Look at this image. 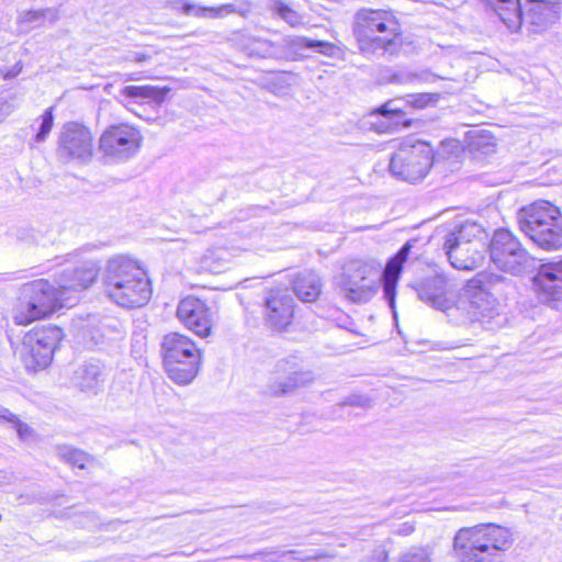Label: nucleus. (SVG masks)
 <instances>
[{"label":"nucleus","mask_w":562,"mask_h":562,"mask_svg":"<svg viewBox=\"0 0 562 562\" xmlns=\"http://www.w3.org/2000/svg\"><path fill=\"white\" fill-rule=\"evenodd\" d=\"M293 292L302 302H315L322 293L321 277L314 271L299 272L292 280Z\"/></svg>","instance_id":"nucleus-25"},{"label":"nucleus","mask_w":562,"mask_h":562,"mask_svg":"<svg viewBox=\"0 0 562 562\" xmlns=\"http://www.w3.org/2000/svg\"><path fill=\"white\" fill-rule=\"evenodd\" d=\"M415 240L406 241L401 249L392 257L382 273L384 296L393 306L395 302L396 284L403 270V265L408 260V255L414 247Z\"/></svg>","instance_id":"nucleus-17"},{"label":"nucleus","mask_w":562,"mask_h":562,"mask_svg":"<svg viewBox=\"0 0 562 562\" xmlns=\"http://www.w3.org/2000/svg\"><path fill=\"white\" fill-rule=\"evenodd\" d=\"M395 562H432V551L428 547H413L402 552Z\"/></svg>","instance_id":"nucleus-33"},{"label":"nucleus","mask_w":562,"mask_h":562,"mask_svg":"<svg viewBox=\"0 0 562 562\" xmlns=\"http://www.w3.org/2000/svg\"><path fill=\"white\" fill-rule=\"evenodd\" d=\"M379 112L390 121L387 128L396 131L400 127H407L411 125L408 120H404V113L401 109L394 106V102H387L381 106Z\"/></svg>","instance_id":"nucleus-31"},{"label":"nucleus","mask_w":562,"mask_h":562,"mask_svg":"<svg viewBox=\"0 0 562 562\" xmlns=\"http://www.w3.org/2000/svg\"><path fill=\"white\" fill-rule=\"evenodd\" d=\"M98 269L93 263L64 272L58 284L64 297L68 292H79L88 289L97 279Z\"/></svg>","instance_id":"nucleus-21"},{"label":"nucleus","mask_w":562,"mask_h":562,"mask_svg":"<svg viewBox=\"0 0 562 562\" xmlns=\"http://www.w3.org/2000/svg\"><path fill=\"white\" fill-rule=\"evenodd\" d=\"M530 4L539 3V4H551V5H560L562 0H527Z\"/></svg>","instance_id":"nucleus-48"},{"label":"nucleus","mask_w":562,"mask_h":562,"mask_svg":"<svg viewBox=\"0 0 562 562\" xmlns=\"http://www.w3.org/2000/svg\"><path fill=\"white\" fill-rule=\"evenodd\" d=\"M148 60V56L144 53H136L134 56V61L136 63H144Z\"/></svg>","instance_id":"nucleus-49"},{"label":"nucleus","mask_w":562,"mask_h":562,"mask_svg":"<svg viewBox=\"0 0 562 562\" xmlns=\"http://www.w3.org/2000/svg\"><path fill=\"white\" fill-rule=\"evenodd\" d=\"M520 229L539 248L547 251L562 247V214L548 201H537L524 210Z\"/></svg>","instance_id":"nucleus-6"},{"label":"nucleus","mask_w":562,"mask_h":562,"mask_svg":"<svg viewBox=\"0 0 562 562\" xmlns=\"http://www.w3.org/2000/svg\"><path fill=\"white\" fill-rule=\"evenodd\" d=\"M0 420H5V422H9V423H13L15 424V422L18 420V417L11 413L9 409H0Z\"/></svg>","instance_id":"nucleus-46"},{"label":"nucleus","mask_w":562,"mask_h":562,"mask_svg":"<svg viewBox=\"0 0 562 562\" xmlns=\"http://www.w3.org/2000/svg\"><path fill=\"white\" fill-rule=\"evenodd\" d=\"M161 351L168 376L180 385L191 383L199 372L202 358L194 341L182 334L169 333L162 339Z\"/></svg>","instance_id":"nucleus-7"},{"label":"nucleus","mask_w":562,"mask_h":562,"mask_svg":"<svg viewBox=\"0 0 562 562\" xmlns=\"http://www.w3.org/2000/svg\"><path fill=\"white\" fill-rule=\"evenodd\" d=\"M57 339L58 330L55 328L35 330L25 335L20 351L25 367L31 370L46 368L53 359Z\"/></svg>","instance_id":"nucleus-13"},{"label":"nucleus","mask_w":562,"mask_h":562,"mask_svg":"<svg viewBox=\"0 0 562 562\" xmlns=\"http://www.w3.org/2000/svg\"><path fill=\"white\" fill-rule=\"evenodd\" d=\"M103 284L109 299L123 307H140L151 296L146 271L138 262L124 256H116L108 261Z\"/></svg>","instance_id":"nucleus-2"},{"label":"nucleus","mask_w":562,"mask_h":562,"mask_svg":"<svg viewBox=\"0 0 562 562\" xmlns=\"http://www.w3.org/2000/svg\"><path fill=\"white\" fill-rule=\"evenodd\" d=\"M273 10L283 21H285L292 27H297L303 24L302 14L282 1H276L273 4Z\"/></svg>","instance_id":"nucleus-34"},{"label":"nucleus","mask_w":562,"mask_h":562,"mask_svg":"<svg viewBox=\"0 0 562 562\" xmlns=\"http://www.w3.org/2000/svg\"><path fill=\"white\" fill-rule=\"evenodd\" d=\"M16 99L15 94L0 98V123L18 108Z\"/></svg>","instance_id":"nucleus-38"},{"label":"nucleus","mask_w":562,"mask_h":562,"mask_svg":"<svg viewBox=\"0 0 562 562\" xmlns=\"http://www.w3.org/2000/svg\"><path fill=\"white\" fill-rule=\"evenodd\" d=\"M490 257L494 266L512 274L520 273L529 259L527 250L520 241L507 229H497L493 234L490 246Z\"/></svg>","instance_id":"nucleus-10"},{"label":"nucleus","mask_w":562,"mask_h":562,"mask_svg":"<svg viewBox=\"0 0 562 562\" xmlns=\"http://www.w3.org/2000/svg\"><path fill=\"white\" fill-rule=\"evenodd\" d=\"M293 44L297 47L311 48L325 55H329L334 49V45L328 42L315 41L305 36H297Z\"/></svg>","instance_id":"nucleus-36"},{"label":"nucleus","mask_w":562,"mask_h":562,"mask_svg":"<svg viewBox=\"0 0 562 562\" xmlns=\"http://www.w3.org/2000/svg\"><path fill=\"white\" fill-rule=\"evenodd\" d=\"M169 91L170 88L168 87H157L151 85L126 86L121 90V95L136 100L139 103H154L159 106L165 102Z\"/></svg>","instance_id":"nucleus-26"},{"label":"nucleus","mask_w":562,"mask_h":562,"mask_svg":"<svg viewBox=\"0 0 562 562\" xmlns=\"http://www.w3.org/2000/svg\"><path fill=\"white\" fill-rule=\"evenodd\" d=\"M179 321L195 335L207 337L212 333L213 317L207 305L198 297L187 296L177 308Z\"/></svg>","instance_id":"nucleus-14"},{"label":"nucleus","mask_w":562,"mask_h":562,"mask_svg":"<svg viewBox=\"0 0 562 562\" xmlns=\"http://www.w3.org/2000/svg\"><path fill=\"white\" fill-rule=\"evenodd\" d=\"M314 380L311 371L294 372L286 376L283 381L276 382L271 385V392L276 395H282L293 392L295 389L305 386Z\"/></svg>","instance_id":"nucleus-30"},{"label":"nucleus","mask_w":562,"mask_h":562,"mask_svg":"<svg viewBox=\"0 0 562 562\" xmlns=\"http://www.w3.org/2000/svg\"><path fill=\"white\" fill-rule=\"evenodd\" d=\"M58 454L66 462L83 469L89 462L90 457L82 450L72 448L70 446H63L58 448Z\"/></svg>","instance_id":"nucleus-32"},{"label":"nucleus","mask_w":562,"mask_h":562,"mask_svg":"<svg viewBox=\"0 0 562 562\" xmlns=\"http://www.w3.org/2000/svg\"><path fill=\"white\" fill-rule=\"evenodd\" d=\"M533 281L547 300H559L562 295V259L541 263Z\"/></svg>","instance_id":"nucleus-18"},{"label":"nucleus","mask_w":562,"mask_h":562,"mask_svg":"<svg viewBox=\"0 0 562 562\" xmlns=\"http://www.w3.org/2000/svg\"><path fill=\"white\" fill-rule=\"evenodd\" d=\"M143 136L140 131L130 124L120 123L109 126L99 139V149L108 159L116 162L126 161L140 149Z\"/></svg>","instance_id":"nucleus-9"},{"label":"nucleus","mask_w":562,"mask_h":562,"mask_svg":"<svg viewBox=\"0 0 562 562\" xmlns=\"http://www.w3.org/2000/svg\"><path fill=\"white\" fill-rule=\"evenodd\" d=\"M559 10L560 5L530 4L526 14L522 15V24H529L533 32H540L558 19Z\"/></svg>","instance_id":"nucleus-27"},{"label":"nucleus","mask_w":562,"mask_h":562,"mask_svg":"<svg viewBox=\"0 0 562 562\" xmlns=\"http://www.w3.org/2000/svg\"><path fill=\"white\" fill-rule=\"evenodd\" d=\"M56 153L63 162H88L93 153L91 132L81 124L66 123L59 133Z\"/></svg>","instance_id":"nucleus-12"},{"label":"nucleus","mask_w":562,"mask_h":562,"mask_svg":"<svg viewBox=\"0 0 562 562\" xmlns=\"http://www.w3.org/2000/svg\"><path fill=\"white\" fill-rule=\"evenodd\" d=\"M67 301L68 297H64L60 289L47 280H34L22 285L12 317L16 325H29L67 305Z\"/></svg>","instance_id":"nucleus-5"},{"label":"nucleus","mask_w":562,"mask_h":562,"mask_svg":"<svg viewBox=\"0 0 562 562\" xmlns=\"http://www.w3.org/2000/svg\"><path fill=\"white\" fill-rule=\"evenodd\" d=\"M72 381L81 391L97 393L105 381L104 367L99 362L82 364L75 371Z\"/></svg>","instance_id":"nucleus-22"},{"label":"nucleus","mask_w":562,"mask_h":562,"mask_svg":"<svg viewBox=\"0 0 562 562\" xmlns=\"http://www.w3.org/2000/svg\"><path fill=\"white\" fill-rule=\"evenodd\" d=\"M375 272L373 263L361 260L348 262L337 281L339 292L350 302H368L375 292V285L370 280Z\"/></svg>","instance_id":"nucleus-11"},{"label":"nucleus","mask_w":562,"mask_h":562,"mask_svg":"<svg viewBox=\"0 0 562 562\" xmlns=\"http://www.w3.org/2000/svg\"><path fill=\"white\" fill-rule=\"evenodd\" d=\"M214 254H211L210 256L205 257V265L214 272H220L221 269L225 268V263L221 262L217 265H212L210 261L212 260Z\"/></svg>","instance_id":"nucleus-47"},{"label":"nucleus","mask_w":562,"mask_h":562,"mask_svg":"<svg viewBox=\"0 0 562 562\" xmlns=\"http://www.w3.org/2000/svg\"><path fill=\"white\" fill-rule=\"evenodd\" d=\"M434 159L431 146L426 142H404L390 160L391 173L411 183L425 178Z\"/></svg>","instance_id":"nucleus-8"},{"label":"nucleus","mask_w":562,"mask_h":562,"mask_svg":"<svg viewBox=\"0 0 562 562\" xmlns=\"http://www.w3.org/2000/svg\"><path fill=\"white\" fill-rule=\"evenodd\" d=\"M363 562H387V553L384 549H378L370 559Z\"/></svg>","instance_id":"nucleus-45"},{"label":"nucleus","mask_w":562,"mask_h":562,"mask_svg":"<svg viewBox=\"0 0 562 562\" xmlns=\"http://www.w3.org/2000/svg\"><path fill=\"white\" fill-rule=\"evenodd\" d=\"M247 41V44L244 45V48L249 53V54H262L266 52V47L268 46V42L265 41V40H260V38H257V37H254V36H248L246 38Z\"/></svg>","instance_id":"nucleus-39"},{"label":"nucleus","mask_w":562,"mask_h":562,"mask_svg":"<svg viewBox=\"0 0 562 562\" xmlns=\"http://www.w3.org/2000/svg\"><path fill=\"white\" fill-rule=\"evenodd\" d=\"M54 125L53 108H48L41 116V124L35 140L37 143L44 142L52 131Z\"/></svg>","instance_id":"nucleus-37"},{"label":"nucleus","mask_w":562,"mask_h":562,"mask_svg":"<svg viewBox=\"0 0 562 562\" xmlns=\"http://www.w3.org/2000/svg\"><path fill=\"white\" fill-rule=\"evenodd\" d=\"M394 81L401 85H415L414 83V71L405 70L394 75Z\"/></svg>","instance_id":"nucleus-42"},{"label":"nucleus","mask_w":562,"mask_h":562,"mask_svg":"<svg viewBox=\"0 0 562 562\" xmlns=\"http://www.w3.org/2000/svg\"><path fill=\"white\" fill-rule=\"evenodd\" d=\"M267 562H269V561H267Z\"/></svg>","instance_id":"nucleus-50"},{"label":"nucleus","mask_w":562,"mask_h":562,"mask_svg":"<svg viewBox=\"0 0 562 562\" xmlns=\"http://www.w3.org/2000/svg\"><path fill=\"white\" fill-rule=\"evenodd\" d=\"M512 544L508 529L496 525L460 528L453 538V552L460 562H501Z\"/></svg>","instance_id":"nucleus-3"},{"label":"nucleus","mask_w":562,"mask_h":562,"mask_svg":"<svg viewBox=\"0 0 562 562\" xmlns=\"http://www.w3.org/2000/svg\"><path fill=\"white\" fill-rule=\"evenodd\" d=\"M443 249L451 266L458 270H474L484 260V245L443 244Z\"/></svg>","instance_id":"nucleus-19"},{"label":"nucleus","mask_w":562,"mask_h":562,"mask_svg":"<svg viewBox=\"0 0 562 562\" xmlns=\"http://www.w3.org/2000/svg\"><path fill=\"white\" fill-rule=\"evenodd\" d=\"M344 404L366 407L370 405V400L369 397L362 395H351L344 402Z\"/></svg>","instance_id":"nucleus-43"},{"label":"nucleus","mask_w":562,"mask_h":562,"mask_svg":"<svg viewBox=\"0 0 562 562\" xmlns=\"http://www.w3.org/2000/svg\"><path fill=\"white\" fill-rule=\"evenodd\" d=\"M420 301L431 307L442 311L448 317L454 300L448 295V284L445 277L436 274L420 281L414 286Z\"/></svg>","instance_id":"nucleus-16"},{"label":"nucleus","mask_w":562,"mask_h":562,"mask_svg":"<svg viewBox=\"0 0 562 562\" xmlns=\"http://www.w3.org/2000/svg\"><path fill=\"white\" fill-rule=\"evenodd\" d=\"M439 99V93H412L405 97V102L412 108L425 109L437 104Z\"/></svg>","instance_id":"nucleus-35"},{"label":"nucleus","mask_w":562,"mask_h":562,"mask_svg":"<svg viewBox=\"0 0 562 562\" xmlns=\"http://www.w3.org/2000/svg\"><path fill=\"white\" fill-rule=\"evenodd\" d=\"M60 18L56 8H44L37 10L21 11L16 18V24L21 33H27L32 29L41 27L45 23L55 24Z\"/></svg>","instance_id":"nucleus-24"},{"label":"nucleus","mask_w":562,"mask_h":562,"mask_svg":"<svg viewBox=\"0 0 562 562\" xmlns=\"http://www.w3.org/2000/svg\"><path fill=\"white\" fill-rule=\"evenodd\" d=\"M492 8L510 32H517L522 25L519 0H481Z\"/></svg>","instance_id":"nucleus-23"},{"label":"nucleus","mask_w":562,"mask_h":562,"mask_svg":"<svg viewBox=\"0 0 562 562\" xmlns=\"http://www.w3.org/2000/svg\"><path fill=\"white\" fill-rule=\"evenodd\" d=\"M23 65L21 61L15 63V65L10 69H0V78L3 80L13 79L19 76L22 71Z\"/></svg>","instance_id":"nucleus-41"},{"label":"nucleus","mask_w":562,"mask_h":562,"mask_svg":"<svg viewBox=\"0 0 562 562\" xmlns=\"http://www.w3.org/2000/svg\"><path fill=\"white\" fill-rule=\"evenodd\" d=\"M438 79H443V77H440L434 72H431L429 69H420L414 71V83H429L435 82Z\"/></svg>","instance_id":"nucleus-40"},{"label":"nucleus","mask_w":562,"mask_h":562,"mask_svg":"<svg viewBox=\"0 0 562 562\" xmlns=\"http://www.w3.org/2000/svg\"><path fill=\"white\" fill-rule=\"evenodd\" d=\"M169 7L176 11H182L184 14H193L198 18H222L226 14L237 12V9L234 4L227 3L222 4L220 7H199L195 8L193 4L187 2L186 0H171L169 2Z\"/></svg>","instance_id":"nucleus-28"},{"label":"nucleus","mask_w":562,"mask_h":562,"mask_svg":"<svg viewBox=\"0 0 562 562\" xmlns=\"http://www.w3.org/2000/svg\"><path fill=\"white\" fill-rule=\"evenodd\" d=\"M294 315V300L286 289L270 290L265 300L266 321L276 329H284Z\"/></svg>","instance_id":"nucleus-15"},{"label":"nucleus","mask_w":562,"mask_h":562,"mask_svg":"<svg viewBox=\"0 0 562 562\" xmlns=\"http://www.w3.org/2000/svg\"><path fill=\"white\" fill-rule=\"evenodd\" d=\"M352 34L366 56L397 54L403 38L396 19L387 11L360 9L353 15Z\"/></svg>","instance_id":"nucleus-1"},{"label":"nucleus","mask_w":562,"mask_h":562,"mask_svg":"<svg viewBox=\"0 0 562 562\" xmlns=\"http://www.w3.org/2000/svg\"><path fill=\"white\" fill-rule=\"evenodd\" d=\"M484 235L483 228L470 221H465L456 227L446 236L445 244L451 245H473L482 244L481 239Z\"/></svg>","instance_id":"nucleus-29"},{"label":"nucleus","mask_w":562,"mask_h":562,"mask_svg":"<svg viewBox=\"0 0 562 562\" xmlns=\"http://www.w3.org/2000/svg\"><path fill=\"white\" fill-rule=\"evenodd\" d=\"M486 274L469 280L449 312V321L456 325L488 324L498 315L496 299L486 286Z\"/></svg>","instance_id":"nucleus-4"},{"label":"nucleus","mask_w":562,"mask_h":562,"mask_svg":"<svg viewBox=\"0 0 562 562\" xmlns=\"http://www.w3.org/2000/svg\"><path fill=\"white\" fill-rule=\"evenodd\" d=\"M329 555L324 551L308 552L305 550H283L265 549L252 554L246 555L247 559H265L269 562H315Z\"/></svg>","instance_id":"nucleus-20"},{"label":"nucleus","mask_w":562,"mask_h":562,"mask_svg":"<svg viewBox=\"0 0 562 562\" xmlns=\"http://www.w3.org/2000/svg\"><path fill=\"white\" fill-rule=\"evenodd\" d=\"M14 426L19 437L23 440L27 439L32 432L31 428L25 423H22L19 419L15 422Z\"/></svg>","instance_id":"nucleus-44"}]
</instances>
